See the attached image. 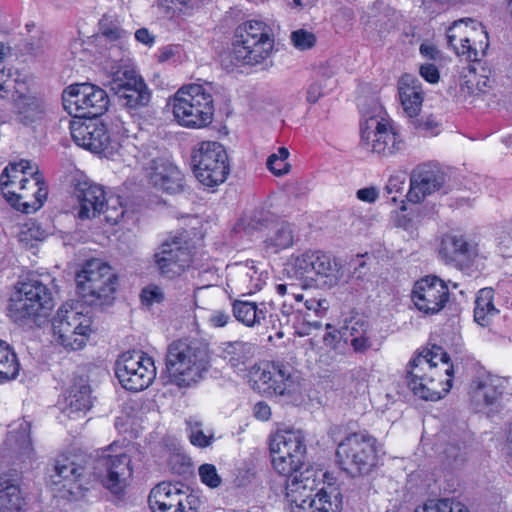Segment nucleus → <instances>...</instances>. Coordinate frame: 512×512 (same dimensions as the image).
Returning a JSON list of instances; mask_svg holds the SVG:
<instances>
[{
  "mask_svg": "<svg viewBox=\"0 0 512 512\" xmlns=\"http://www.w3.org/2000/svg\"><path fill=\"white\" fill-rule=\"evenodd\" d=\"M199 476L202 483L210 488H217L221 484V477L213 464H202L199 467Z\"/></svg>",
  "mask_w": 512,
  "mask_h": 512,
  "instance_id": "5fc2aeb1",
  "label": "nucleus"
},
{
  "mask_svg": "<svg viewBox=\"0 0 512 512\" xmlns=\"http://www.w3.org/2000/svg\"><path fill=\"white\" fill-rule=\"evenodd\" d=\"M361 142L373 153L393 155L401 149V140L393 128L383 119L370 117L361 128Z\"/></svg>",
  "mask_w": 512,
  "mask_h": 512,
  "instance_id": "412c9836",
  "label": "nucleus"
},
{
  "mask_svg": "<svg viewBox=\"0 0 512 512\" xmlns=\"http://www.w3.org/2000/svg\"><path fill=\"white\" fill-rule=\"evenodd\" d=\"M122 106L129 110H139L148 106L151 100V91L144 79L133 83L132 88L126 89V92L118 95Z\"/></svg>",
  "mask_w": 512,
  "mask_h": 512,
  "instance_id": "a19ab883",
  "label": "nucleus"
},
{
  "mask_svg": "<svg viewBox=\"0 0 512 512\" xmlns=\"http://www.w3.org/2000/svg\"><path fill=\"white\" fill-rule=\"evenodd\" d=\"M84 458L78 455H61L55 460L54 473L51 480L54 485L61 486L72 493L73 485L83 475Z\"/></svg>",
  "mask_w": 512,
  "mask_h": 512,
  "instance_id": "c85d7f7f",
  "label": "nucleus"
},
{
  "mask_svg": "<svg viewBox=\"0 0 512 512\" xmlns=\"http://www.w3.org/2000/svg\"><path fill=\"white\" fill-rule=\"evenodd\" d=\"M177 123L187 128H204L212 123L214 99L210 88L190 84L180 88L171 102Z\"/></svg>",
  "mask_w": 512,
  "mask_h": 512,
  "instance_id": "39448f33",
  "label": "nucleus"
},
{
  "mask_svg": "<svg viewBox=\"0 0 512 512\" xmlns=\"http://www.w3.org/2000/svg\"><path fill=\"white\" fill-rule=\"evenodd\" d=\"M188 438L192 445L199 448L209 447L214 441L213 432L205 433L203 423L197 417H189L186 419Z\"/></svg>",
  "mask_w": 512,
  "mask_h": 512,
  "instance_id": "49530a36",
  "label": "nucleus"
},
{
  "mask_svg": "<svg viewBox=\"0 0 512 512\" xmlns=\"http://www.w3.org/2000/svg\"><path fill=\"white\" fill-rule=\"evenodd\" d=\"M43 305L33 304L15 293V297L11 299L9 305L10 316L15 322L24 324L36 316H45L47 311L43 309Z\"/></svg>",
  "mask_w": 512,
  "mask_h": 512,
  "instance_id": "ea45409f",
  "label": "nucleus"
},
{
  "mask_svg": "<svg viewBox=\"0 0 512 512\" xmlns=\"http://www.w3.org/2000/svg\"><path fill=\"white\" fill-rule=\"evenodd\" d=\"M270 451L272 466L286 481L297 476L304 478L298 470L303 466L306 455L305 437L300 430H285L277 432L271 440Z\"/></svg>",
  "mask_w": 512,
  "mask_h": 512,
  "instance_id": "1a4fd4ad",
  "label": "nucleus"
},
{
  "mask_svg": "<svg viewBox=\"0 0 512 512\" xmlns=\"http://www.w3.org/2000/svg\"><path fill=\"white\" fill-rule=\"evenodd\" d=\"M20 370V363L14 349L0 339V383L15 379Z\"/></svg>",
  "mask_w": 512,
  "mask_h": 512,
  "instance_id": "37998d69",
  "label": "nucleus"
},
{
  "mask_svg": "<svg viewBox=\"0 0 512 512\" xmlns=\"http://www.w3.org/2000/svg\"><path fill=\"white\" fill-rule=\"evenodd\" d=\"M206 347L196 341L172 342L166 353V372L169 382L186 388L198 383L209 369Z\"/></svg>",
  "mask_w": 512,
  "mask_h": 512,
  "instance_id": "20e7f679",
  "label": "nucleus"
},
{
  "mask_svg": "<svg viewBox=\"0 0 512 512\" xmlns=\"http://www.w3.org/2000/svg\"><path fill=\"white\" fill-rule=\"evenodd\" d=\"M351 346L355 352L363 353L371 347V341L367 333L361 332V335H355L350 340Z\"/></svg>",
  "mask_w": 512,
  "mask_h": 512,
  "instance_id": "0e129e2a",
  "label": "nucleus"
},
{
  "mask_svg": "<svg viewBox=\"0 0 512 512\" xmlns=\"http://www.w3.org/2000/svg\"><path fill=\"white\" fill-rule=\"evenodd\" d=\"M142 79L133 66L122 63L112 67L109 85L111 91L118 96L125 93L126 89L132 88L134 82Z\"/></svg>",
  "mask_w": 512,
  "mask_h": 512,
  "instance_id": "4c0bfd02",
  "label": "nucleus"
},
{
  "mask_svg": "<svg viewBox=\"0 0 512 512\" xmlns=\"http://www.w3.org/2000/svg\"><path fill=\"white\" fill-rule=\"evenodd\" d=\"M117 275L112 267L99 259L86 261L76 275L78 293L89 305H102L116 292Z\"/></svg>",
  "mask_w": 512,
  "mask_h": 512,
  "instance_id": "6e6552de",
  "label": "nucleus"
},
{
  "mask_svg": "<svg viewBox=\"0 0 512 512\" xmlns=\"http://www.w3.org/2000/svg\"><path fill=\"white\" fill-rule=\"evenodd\" d=\"M273 48L272 28L261 20H247L236 27L231 49L220 55V63L226 70L257 65L271 55Z\"/></svg>",
  "mask_w": 512,
  "mask_h": 512,
  "instance_id": "f03ea898",
  "label": "nucleus"
},
{
  "mask_svg": "<svg viewBox=\"0 0 512 512\" xmlns=\"http://www.w3.org/2000/svg\"><path fill=\"white\" fill-rule=\"evenodd\" d=\"M411 297L420 312L435 315L446 306L450 292L444 280L435 275H428L415 282Z\"/></svg>",
  "mask_w": 512,
  "mask_h": 512,
  "instance_id": "aec40b11",
  "label": "nucleus"
},
{
  "mask_svg": "<svg viewBox=\"0 0 512 512\" xmlns=\"http://www.w3.org/2000/svg\"><path fill=\"white\" fill-rule=\"evenodd\" d=\"M140 299L143 305L151 306L155 303H161L164 300V293L160 287L148 285L142 289Z\"/></svg>",
  "mask_w": 512,
  "mask_h": 512,
  "instance_id": "4d7b16f0",
  "label": "nucleus"
},
{
  "mask_svg": "<svg viewBox=\"0 0 512 512\" xmlns=\"http://www.w3.org/2000/svg\"><path fill=\"white\" fill-rule=\"evenodd\" d=\"M116 444L102 450L101 455L95 460V475L100 479L105 488L114 494L124 491L128 479L132 477L131 459L124 453H114Z\"/></svg>",
  "mask_w": 512,
  "mask_h": 512,
  "instance_id": "f3484780",
  "label": "nucleus"
},
{
  "mask_svg": "<svg viewBox=\"0 0 512 512\" xmlns=\"http://www.w3.org/2000/svg\"><path fill=\"white\" fill-rule=\"evenodd\" d=\"M404 183H405V178L403 176L397 175V176H391L389 178L388 183L385 187V190H386L387 194L393 195L391 197V200L393 202L397 201L396 194L402 195L403 190H404Z\"/></svg>",
  "mask_w": 512,
  "mask_h": 512,
  "instance_id": "052dcab7",
  "label": "nucleus"
},
{
  "mask_svg": "<svg viewBox=\"0 0 512 512\" xmlns=\"http://www.w3.org/2000/svg\"><path fill=\"white\" fill-rule=\"evenodd\" d=\"M272 227L274 228L273 232L264 241L266 249H271L272 252L278 253L293 246L295 231L290 223L277 219V222Z\"/></svg>",
  "mask_w": 512,
  "mask_h": 512,
  "instance_id": "e433bc0d",
  "label": "nucleus"
},
{
  "mask_svg": "<svg viewBox=\"0 0 512 512\" xmlns=\"http://www.w3.org/2000/svg\"><path fill=\"white\" fill-rule=\"evenodd\" d=\"M201 2L202 0H159L158 8L165 17L174 18L190 14Z\"/></svg>",
  "mask_w": 512,
  "mask_h": 512,
  "instance_id": "a18cd8bd",
  "label": "nucleus"
},
{
  "mask_svg": "<svg viewBox=\"0 0 512 512\" xmlns=\"http://www.w3.org/2000/svg\"><path fill=\"white\" fill-rule=\"evenodd\" d=\"M416 129L425 135H436L438 129V122L433 115L422 116L412 122Z\"/></svg>",
  "mask_w": 512,
  "mask_h": 512,
  "instance_id": "13d9d810",
  "label": "nucleus"
},
{
  "mask_svg": "<svg viewBox=\"0 0 512 512\" xmlns=\"http://www.w3.org/2000/svg\"><path fill=\"white\" fill-rule=\"evenodd\" d=\"M154 263L162 277L174 279L180 276L192 264L189 242L182 235L166 239L155 252Z\"/></svg>",
  "mask_w": 512,
  "mask_h": 512,
  "instance_id": "a211bd4d",
  "label": "nucleus"
},
{
  "mask_svg": "<svg viewBox=\"0 0 512 512\" xmlns=\"http://www.w3.org/2000/svg\"><path fill=\"white\" fill-rule=\"evenodd\" d=\"M277 219L278 216L272 211L265 208H255L238 220L235 229L238 232L253 234L274 226Z\"/></svg>",
  "mask_w": 512,
  "mask_h": 512,
  "instance_id": "f704fd0d",
  "label": "nucleus"
},
{
  "mask_svg": "<svg viewBox=\"0 0 512 512\" xmlns=\"http://www.w3.org/2000/svg\"><path fill=\"white\" fill-rule=\"evenodd\" d=\"M232 312L237 321L246 327H263L276 330L279 327V315L271 305L262 302L257 304L251 301L234 300Z\"/></svg>",
  "mask_w": 512,
  "mask_h": 512,
  "instance_id": "5701e85b",
  "label": "nucleus"
},
{
  "mask_svg": "<svg viewBox=\"0 0 512 512\" xmlns=\"http://www.w3.org/2000/svg\"><path fill=\"white\" fill-rule=\"evenodd\" d=\"M102 213L105 215V220L108 223L117 224L124 217L125 213L120 197L106 198Z\"/></svg>",
  "mask_w": 512,
  "mask_h": 512,
  "instance_id": "3c124183",
  "label": "nucleus"
},
{
  "mask_svg": "<svg viewBox=\"0 0 512 512\" xmlns=\"http://www.w3.org/2000/svg\"><path fill=\"white\" fill-rule=\"evenodd\" d=\"M112 125L110 131L108 124L104 122H74L71 125V136L78 146L111 158L122 146L120 126L117 123Z\"/></svg>",
  "mask_w": 512,
  "mask_h": 512,
  "instance_id": "ddd939ff",
  "label": "nucleus"
},
{
  "mask_svg": "<svg viewBox=\"0 0 512 512\" xmlns=\"http://www.w3.org/2000/svg\"><path fill=\"white\" fill-rule=\"evenodd\" d=\"M441 258L461 271L471 272L479 256L478 245L463 235H446L441 242Z\"/></svg>",
  "mask_w": 512,
  "mask_h": 512,
  "instance_id": "4be33fe9",
  "label": "nucleus"
},
{
  "mask_svg": "<svg viewBox=\"0 0 512 512\" xmlns=\"http://www.w3.org/2000/svg\"><path fill=\"white\" fill-rule=\"evenodd\" d=\"M336 457L351 476L367 475L377 465L376 439L361 432L350 434L339 443Z\"/></svg>",
  "mask_w": 512,
  "mask_h": 512,
  "instance_id": "9b49d317",
  "label": "nucleus"
},
{
  "mask_svg": "<svg viewBox=\"0 0 512 512\" xmlns=\"http://www.w3.org/2000/svg\"><path fill=\"white\" fill-rule=\"evenodd\" d=\"M414 512H468V510L459 502L440 499L436 502L429 501L425 505L416 508Z\"/></svg>",
  "mask_w": 512,
  "mask_h": 512,
  "instance_id": "8fccbe9b",
  "label": "nucleus"
},
{
  "mask_svg": "<svg viewBox=\"0 0 512 512\" xmlns=\"http://www.w3.org/2000/svg\"><path fill=\"white\" fill-rule=\"evenodd\" d=\"M445 175L429 165L417 166L410 175V189L407 198L410 202L419 203L424 198L441 189Z\"/></svg>",
  "mask_w": 512,
  "mask_h": 512,
  "instance_id": "a878e982",
  "label": "nucleus"
},
{
  "mask_svg": "<svg viewBox=\"0 0 512 512\" xmlns=\"http://www.w3.org/2000/svg\"><path fill=\"white\" fill-rule=\"evenodd\" d=\"M292 385V367L281 362L271 363L270 386L265 387V393L284 395Z\"/></svg>",
  "mask_w": 512,
  "mask_h": 512,
  "instance_id": "58836bf2",
  "label": "nucleus"
},
{
  "mask_svg": "<svg viewBox=\"0 0 512 512\" xmlns=\"http://www.w3.org/2000/svg\"><path fill=\"white\" fill-rule=\"evenodd\" d=\"M305 307L309 311H313L317 316H322L328 309V302L325 299H307Z\"/></svg>",
  "mask_w": 512,
  "mask_h": 512,
  "instance_id": "338daca9",
  "label": "nucleus"
},
{
  "mask_svg": "<svg viewBox=\"0 0 512 512\" xmlns=\"http://www.w3.org/2000/svg\"><path fill=\"white\" fill-rule=\"evenodd\" d=\"M90 310L81 303H64L53 318L52 326L58 342L70 350L84 347L91 332Z\"/></svg>",
  "mask_w": 512,
  "mask_h": 512,
  "instance_id": "0eeeda50",
  "label": "nucleus"
},
{
  "mask_svg": "<svg viewBox=\"0 0 512 512\" xmlns=\"http://www.w3.org/2000/svg\"><path fill=\"white\" fill-rule=\"evenodd\" d=\"M420 75L429 83L435 84L439 81V70L434 64L427 63L420 67Z\"/></svg>",
  "mask_w": 512,
  "mask_h": 512,
  "instance_id": "69168bd1",
  "label": "nucleus"
},
{
  "mask_svg": "<svg viewBox=\"0 0 512 512\" xmlns=\"http://www.w3.org/2000/svg\"><path fill=\"white\" fill-rule=\"evenodd\" d=\"M74 195L79 207L77 217L81 220H89L102 214L106 201L104 188L89 179H80L74 188Z\"/></svg>",
  "mask_w": 512,
  "mask_h": 512,
  "instance_id": "393cba45",
  "label": "nucleus"
},
{
  "mask_svg": "<svg viewBox=\"0 0 512 512\" xmlns=\"http://www.w3.org/2000/svg\"><path fill=\"white\" fill-rule=\"evenodd\" d=\"M33 304H44L43 309L49 311L53 306L50 290L38 280L22 283L16 292Z\"/></svg>",
  "mask_w": 512,
  "mask_h": 512,
  "instance_id": "79ce46f5",
  "label": "nucleus"
},
{
  "mask_svg": "<svg viewBox=\"0 0 512 512\" xmlns=\"http://www.w3.org/2000/svg\"><path fill=\"white\" fill-rule=\"evenodd\" d=\"M191 165L197 180L209 188L225 182L230 173L228 154L216 141L200 142L192 151Z\"/></svg>",
  "mask_w": 512,
  "mask_h": 512,
  "instance_id": "9d476101",
  "label": "nucleus"
},
{
  "mask_svg": "<svg viewBox=\"0 0 512 512\" xmlns=\"http://www.w3.org/2000/svg\"><path fill=\"white\" fill-rule=\"evenodd\" d=\"M438 345L425 348L408 363L406 383L415 396L427 401L441 399L452 387L453 366Z\"/></svg>",
  "mask_w": 512,
  "mask_h": 512,
  "instance_id": "f257e3e1",
  "label": "nucleus"
},
{
  "mask_svg": "<svg viewBox=\"0 0 512 512\" xmlns=\"http://www.w3.org/2000/svg\"><path fill=\"white\" fill-rule=\"evenodd\" d=\"M19 86L20 89L12 97L17 120L26 126L41 121L46 115V102L40 97L27 94L25 83Z\"/></svg>",
  "mask_w": 512,
  "mask_h": 512,
  "instance_id": "bb28decb",
  "label": "nucleus"
},
{
  "mask_svg": "<svg viewBox=\"0 0 512 512\" xmlns=\"http://www.w3.org/2000/svg\"><path fill=\"white\" fill-rule=\"evenodd\" d=\"M468 22L474 23V21L471 18L459 19L454 21L453 24L448 28L446 37L449 47L453 49L454 46H456V44L459 43L460 37H464L465 33L462 32V28L463 26L467 28Z\"/></svg>",
  "mask_w": 512,
  "mask_h": 512,
  "instance_id": "6e6d98bb",
  "label": "nucleus"
},
{
  "mask_svg": "<svg viewBox=\"0 0 512 512\" xmlns=\"http://www.w3.org/2000/svg\"><path fill=\"white\" fill-rule=\"evenodd\" d=\"M7 437L0 449V455L3 459L24 462L31 459L34 454L30 431L31 423L25 419L10 424Z\"/></svg>",
  "mask_w": 512,
  "mask_h": 512,
  "instance_id": "b1692460",
  "label": "nucleus"
},
{
  "mask_svg": "<svg viewBox=\"0 0 512 512\" xmlns=\"http://www.w3.org/2000/svg\"><path fill=\"white\" fill-rule=\"evenodd\" d=\"M503 390V381L488 375L474 379L470 384L469 393L477 407H491L497 406Z\"/></svg>",
  "mask_w": 512,
  "mask_h": 512,
  "instance_id": "7c9ffc66",
  "label": "nucleus"
},
{
  "mask_svg": "<svg viewBox=\"0 0 512 512\" xmlns=\"http://www.w3.org/2000/svg\"><path fill=\"white\" fill-rule=\"evenodd\" d=\"M152 512H199L200 498L180 482H161L148 496Z\"/></svg>",
  "mask_w": 512,
  "mask_h": 512,
  "instance_id": "dca6fc26",
  "label": "nucleus"
},
{
  "mask_svg": "<svg viewBox=\"0 0 512 512\" xmlns=\"http://www.w3.org/2000/svg\"><path fill=\"white\" fill-rule=\"evenodd\" d=\"M20 83L22 82L18 81L16 78H12L3 70H0V98H12L15 94V91L20 89Z\"/></svg>",
  "mask_w": 512,
  "mask_h": 512,
  "instance_id": "603ef678",
  "label": "nucleus"
},
{
  "mask_svg": "<svg viewBox=\"0 0 512 512\" xmlns=\"http://www.w3.org/2000/svg\"><path fill=\"white\" fill-rule=\"evenodd\" d=\"M461 90L470 95L483 92V88L480 86V80L474 73L464 77V81L461 83Z\"/></svg>",
  "mask_w": 512,
  "mask_h": 512,
  "instance_id": "e2e57ef3",
  "label": "nucleus"
},
{
  "mask_svg": "<svg viewBox=\"0 0 512 512\" xmlns=\"http://www.w3.org/2000/svg\"><path fill=\"white\" fill-rule=\"evenodd\" d=\"M25 498L11 472L0 474V512H20Z\"/></svg>",
  "mask_w": 512,
  "mask_h": 512,
  "instance_id": "473e14b6",
  "label": "nucleus"
},
{
  "mask_svg": "<svg viewBox=\"0 0 512 512\" xmlns=\"http://www.w3.org/2000/svg\"><path fill=\"white\" fill-rule=\"evenodd\" d=\"M249 378L254 389L265 393V387L270 386L271 363L255 364L249 369Z\"/></svg>",
  "mask_w": 512,
  "mask_h": 512,
  "instance_id": "09e8293b",
  "label": "nucleus"
},
{
  "mask_svg": "<svg viewBox=\"0 0 512 512\" xmlns=\"http://www.w3.org/2000/svg\"><path fill=\"white\" fill-rule=\"evenodd\" d=\"M480 33L484 36L485 42L480 41L479 45H477L475 41H471L470 37L464 35V37H460L459 43L454 46L453 50L455 53L458 56H464L468 61H479L488 48L487 32L481 30Z\"/></svg>",
  "mask_w": 512,
  "mask_h": 512,
  "instance_id": "c03bdc74",
  "label": "nucleus"
},
{
  "mask_svg": "<svg viewBox=\"0 0 512 512\" xmlns=\"http://www.w3.org/2000/svg\"><path fill=\"white\" fill-rule=\"evenodd\" d=\"M368 272L369 269L366 261L363 259V256H357V262L352 272V277L363 282L368 280Z\"/></svg>",
  "mask_w": 512,
  "mask_h": 512,
  "instance_id": "774afa93",
  "label": "nucleus"
},
{
  "mask_svg": "<svg viewBox=\"0 0 512 512\" xmlns=\"http://www.w3.org/2000/svg\"><path fill=\"white\" fill-rule=\"evenodd\" d=\"M64 109L76 118L94 119L101 116L109 105L105 90L91 83H76L62 93Z\"/></svg>",
  "mask_w": 512,
  "mask_h": 512,
  "instance_id": "4468645a",
  "label": "nucleus"
},
{
  "mask_svg": "<svg viewBox=\"0 0 512 512\" xmlns=\"http://www.w3.org/2000/svg\"><path fill=\"white\" fill-rule=\"evenodd\" d=\"M499 313L494 305V290L491 287H485L478 291L475 308L474 320L482 327L490 325L491 320Z\"/></svg>",
  "mask_w": 512,
  "mask_h": 512,
  "instance_id": "c9c22d12",
  "label": "nucleus"
},
{
  "mask_svg": "<svg viewBox=\"0 0 512 512\" xmlns=\"http://www.w3.org/2000/svg\"><path fill=\"white\" fill-rule=\"evenodd\" d=\"M115 375L124 389L138 392L150 386L156 368L153 359L142 351H127L116 361Z\"/></svg>",
  "mask_w": 512,
  "mask_h": 512,
  "instance_id": "2eb2a0df",
  "label": "nucleus"
},
{
  "mask_svg": "<svg viewBox=\"0 0 512 512\" xmlns=\"http://www.w3.org/2000/svg\"><path fill=\"white\" fill-rule=\"evenodd\" d=\"M266 165L275 176H283L287 174L290 169V165L287 162L277 159L276 156H269Z\"/></svg>",
  "mask_w": 512,
  "mask_h": 512,
  "instance_id": "680f3d73",
  "label": "nucleus"
},
{
  "mask_svg": "<svg viewBox=\"0 0 512 512\" xmlns=\"http://www.w3.org/2000/svg\"><path fill=\"white\" fill-rule=\"evenodd\" d=\"M99 38L109 42H122L129 36V33L123 30L117 21L104 16L99 22Z\"/></svg>",
  "mask_w": 512,
  "mask_h": 512,
  "instance_id": "de8ad7c7",
  "label": "nucleus"
},
{
  "mask_svg": "<svg viewBox=\"0 0 512 512\" xmlns=\"http://www.w3.org/2000/svg\"><path fill=\"white\" fill-rule=\"evenodd\" d=\"M291 268L294 276L304 282V287L331 289L343 276L337 259L321 250H307L292 256Z\"/></svg>",
  "mask_w": 512,
  "mask_h": 512,
  "instance_id": "423d86ee",
  "label": "nucleus"
},
{
  "mask_svg": "<svg viewBox=\"0 0 512 512\" xmlns=\"http://www.w3.org/2000/svg\"><path fill=\"white\" fill-rule=\"evenodd\" d=\"M2 194L8 203L23 213L39 210L48 196V187L41 173L29 161L10 163L0 176Z\"/></svg>",
  "mask_w": 512,
  "mask_h": 512,
  "instance_id": "7ed1b4c3",
  "label": "nucleus"
},
{
  "mask_svg": "<svg viewBox=\"0 0 512 512\" xmlns=\"http://www.w3.org/2000/svg\"><path fill=\"white\" fill-rule=\"evenodd\" d=\"M229 275L230 281L244 294H253L259 291L265 282L263 273L258 271L254 261L232 265Z\"/></svg>",
  "mask_w": 512,
  "mask_h": 512,
  "instance_id": "2f4dec72",
  "label": "nucleus"
},
{
  "mask_svg": "<svg viewBox=\"0 0 512 512\" xmlns=\"http://www.w3.org/2000/svg\"><path fill=\"white\" fill-rule=\"evenodd\" d=\"M315 479L309 476L299 479L297 476L286 481L285 495L291 503V512H340L339 493L334 500L323 489L313 494Z\"/></svg>",
  "mask_w": 512,
  "mask_h": 512,
  "instance_id": "f8f14e48",
  "label": "nucleus"
},
{
  "mask_svg": "<svg viewBox=\"0 0 512 512\" xmlns=\"http://www.w3.org/2000/svg\"><path fill=\"white\" fill-rule=\"evenodd\" d=\"M291 40L293 45L300 50L310 49L316 44V36L303 29L292 32Z\"/></svg>",
  "mask_w": 512,
  "mask_h": 512,
  "instance_id": "864d4df0",
  "label": "nucleus"
},
{
  "mask_svg": "<svg viewBox=\"0 0 512 512\" xmlns=\"http://www.w3.org/2000/svg\"><path fill=\"white\" fill-rule=\"evenodd\" d=\"M256 351V345L241 340L223 342L219 346V357L235 372L248 369Z\"/></svg>",
  "mask_w": 512,
  "mask_h": 512,
  "instance_id": "c756f323",
  "label": "nucleus"
},
{
  "mask_svg": "<svg viewBox=\"0 0 512 512\" xmlns=\"http://www.w3.org/2000/svg\"><path fill=\"white\" fill-rule=\"evenodd\" d=\"M417 82L411 75H404L399 81V98L404 112L410 118L418 115L423 102V93Z\"/></svg>",
  "mask_w": 512,
  "mask_h": 512,
  "instance_id": "72a5a7b5",
  "label": "nucleus"
},
{
  "mask_svg": "<svg viewBox=\"0 0 512 512\" xmlns=\"http://www.w3.org/2000/svg\"><path fill=\"white\" fill-rule=\"evenodd\" d=\"M92 407L91 389L83 377L74 378L61 402V411L69 418L84 415Z\"/></svg>",
  "mask_w": 512,
  "mask_h": 512,
  "instance_id": "cd10ccee",
  "label": "nucleus"
},
{
  "mask_svg": "<svg viewBox=\"0 0 512 512\" xmlns=\"http://www.w3.org/2000/svg\"><path fill=\"white\" fill-rule=\"evenodd\" d=\"M142 165L149 183L167 194H177L183 190V174L177 166L162 157L136 156Z\"/></svg>",
  "mask_w": 512,
  "mask_h": 512,
  "instance_id": "6ab92c4d",
  "label": "nucleus"
},
{
  "mask_svg": "<svg viewBox=\"0 0 512 512\" xmlns=\"http://www.w3.org/2000/svg\"><path fill=\"white\" fill-rule=\"evenodd\" d=\"M46 48V41L43 38H31L23 41L21 50L32 56H39L45 52Z\"/></svg>",
  "mask_w": 512,
  "mask_h": 512,
  "instance_id": "bf43d9fd",
  "label": "nucleus"
}]
</instances>
